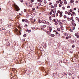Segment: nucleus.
I'll use <instances>...</instances> for the list:
<instances>
[{
  "mask_svg": "<svg viewBox=\"0 0 79 79\" xmlns=\"http://www.w3.org/2000/svg\"><path fill=\"white\" fill-rule=\"evenodd\" d=\"M49 31H47V33L48 34H49L50 36H51L52 37H55V35L54 34H51V33H50V32H52V28L51 27H50L49 28Z\"/></svg>",
  "mask_w": 79,
  "mask_h": 79,
  "instance_id": "nucleus-1",
  "label": "nucleus"
},
{
  "mask_svg": "<svg viewBox=\"0 0 79 79\" xmlns=\"http://www.w3.org/2000/svg\"><path fill=\"white\" fill-rule=\"evenodd\" d=\"M15 8L16 11H19V10H20L19 9V7H18V6H15Z\"/></svg>",
  "mask_w": 79,
  "mask_h": 79,
  "instance_id": "nucleus-2",
  "label": "nucleus"
},
{
  "mask_svg": "<svg viewBox=\"0 0 79 79\" xmlns=\"http://www.w3.org/2000/svg\"><path fill=\"white\" fill-rule=\"evenodd\" d=\"M26 32H28V33H30V32H31V30H29V29L27 28L26 29Z\"/></svg>",
  "mask_w": 79,
  "mask_h": 79,
  "instance_id": "nucleus-3",
  "label": "nucleus"
},
{
  "mask_svg": "<svg viewBox=\"0 0 79 79\" xmlns=\"http://www.w3.org/2000/svg\"><path fill=\"white\" fill-rule=\"evenodd\" d=\"M62 13H63L60 12V17H62V16H63V15H62Z\"/></svg>",
  "mask_w": 79,
  "mask_h": 79,
  "instance_id": "nucleus-4",
  "label": "nucleus"
},
{
  "mask_svg": "<svg viewBox=\"0 0 79 79\" xmlns=\"http://www.w3.org/2000/svg\"><path fill=\"white\" fill-rule=\"evenodd\" d=\"M38 21L39 23H42V21L40 20V19H38Z\"/></svg>",
  "mask_w": 79,
  "mask_h": 79,
  "instance_id": "nucleus-5",
  "label": "nucleus"
},
{
  "mask_svg": "<svg viewBox=\"0 0 79 79\" xmlns=\"http://www.w3.org/2000/svg\"><path fill=\"white\" fill-rule=\"evenodd\" d=\"M56 34H58L57 36L58 37H59V36H60V33H58V32H56Z\"/></svg>",
  "mask_w": 79,
  "mask_h": 79,
  "instance_id": "nucleus-6",
  "label": "nucleus"
},
{
  "mask_svg": "<svg viewBox=\"0 0 79 79\" xmlns=\"http://www.w3.org/2000/svg\"><path fill=\"white\" fill-rule=\"evenodd\" d=\"M6 45L7 46H9L10 45V43H6Z\"/></svg>",
  "mask_w": 79,
  "mask_h": 79,
  "instance_id": "nucleus-7",
  "label": "nucleus"
},
{
  "mask_svg": "<svg viewBox=\"0 0 79 79\" xmlns=\"http://www.w3.org/2000/svg\"><path fill=\"white\" fill-rule=\"evenodd\" d=\"M35 21H36V20H35V19L34 20L32 21H31L32 23H33V24H34V22H35Z\"/></svg>",
  "mask_w": 79,
  "mask_h": 79,
  "instance_id": "nucleus-8",
  "label": "nucleus"
},
{
  "mask_svg": "<svg viewBox=\"0 0 79 79\" xmlns=\"http://www.w3.org/2000/svg\"><path fill=\"white\" fill-rule=\"evenodd\" d=\"M44 21H45L44 22H42V23H43L44 24H47V22L46 21L44 20Z\"/></svg>",
  "mask_w": 79,
  "mask_h": 79,
  "instance_id": "nucleus-9",
  "label": "nucleus"
},
{
  "mask_svg": "<svg viewBox=\"0 0 79 79\" xmlns=\"http://www.w3.org/2000/svg\"><path fill=\"white\" fill-rule=\"evenodd\" d=\"M57 6H58V4H55L54 5L55 7H56Z\"/></svg>",
  "mask_w": 79,
  "mask_h": 79,
  "instance_id": "nucleus-10",
  "label": "nucleus"
},
{
  "mask_svg": "<svg viewBox=\"0 0 79 79\" xmlns=\"http://www.w3.org/2000/svg\"><path fill=\"white\" fill-rule=\"evenodd\" d=\"M25 22L26 23H29V21L28 20H27V19H25Z\"/></svg>",
  "mask_w": 79,
  "mask_h": 79,
  "instance_id": "nucleus-11",
  "label": "nucleus"
},
{
  "mask_svg": "<svg viewBox=\"0 0 79 79\" xmlns=\"http://www.w3.org/2000/svg\"><path fill=\"white\" fill-rule=\"evenodd\" d=\"M64 19H66V18H67V17L66 16V15H64Z\"/></svg>",
  "mask_w": 79,
  "mask_h": 79,
  "instance_id": "nucleus-12",
  "label": "nucleus"
},
{
  "mask_svg": "<svg viewBox=\"0 0 79 79\" xmlns=\"http://www.w3.org/2000/svg\"><path fill=\"white\" fill-rule=\"evenodd\" d=\"M47 23L48 25H50V23H49V22H47Z\"/></svg>",
  "mask_w": 79,
  "mask_h": 79,
  "instance_id": "nucleus-13",
  "label": "nucleus"
},
{
  "mask_svg": "<svg viewBox=\"0 0 79 79\" xmlns=\"http://www.w3.org/2000/svg\"><path fill=\"white\" fill-rule=\"evenodd\" d=\"M52 17H55V14H52Z\"/></svg>",
  "mask_w": 79,
  "mask_h": 79,
  "instance_id": "nucleus-14",
  "label": "nucleus"
},
{
  "mask_svg": "<svg viewBox=\"0 0 79 79\" xmlns=\"http://www.w3.org/2000/svg\"><path fill=\"white\" fill-rule=\"evenodd\" d=\"M73 43H74V40H72L71 41V43L73 44Z\"/></svg>",
  "mask_w": 79,
  "mask_h": 79,
  "instance_id": "nucleus-15",
  "label": "nucleus"
},
{
  "mask_svg": "<svg viewBox=\"0 0 79 79\" xmlns=\"http://www.w3.org/2000/svg\"><path fill=\"white\" fill-rule=\"evenodd\" d=\"M72 28L73 30H74V29H75V27H72Z\"/></svg>",
  "mask_w": 79,
  "mask_h": 79,
  "instance_id": "nucleus-16",
  "label": "nucleus"
},
{
  "mask_svg": "<svg viewBox=\"0 0 79 79\" xmlns=\"http://www.w3.org/2000/svg\"><path fill=\"white\" fill-rule=\"evenodd\" d=\"M53 13H54V14H55V13H56V10H55L53 11Z\"/></svg>",
  "mask_w": 79,
  "mask_h": 79,
  "instance_id": "nucleus-17",
  "label": "nucleus"
},
{
  "mask_svg": "<svg viewBox=\"0 0 79 79\" xmlns=\"http://www.w3.org/2000/svg\"><path fill=\"white\" fill-rule=\"evenodd\" d=\"M55 24L56 25H57V24H58V22H56V21L55 23Z\"/></svg>",
  "mask_w": 79,
  "mask_h": 79,
  "instance_id": "nucleus-18",
  "label": "nucleus"
},
{
  "mask_svg": "<svg viewBox=\"0 0 79 79\" xmlns=\"http://www.w3.org/2000/svg\"><path fill=\"white\" fill-rule=\"evenodd\" d=\"M44 3H45V4H46L47 3V1L46 0H44Z\"/></svg>",
  "mask_w": 79,
  "mask_h": 79,
  "instance_id": "nucleus-19",
  "label": "nucleus"
},
{
  "mask_svg": "<svg viewBox=\"0 0 79 79\" xmlns=\"http://www.w3.org/2000/svg\"><path fill=\"white\" fill-rule=\"evenodd\" d=\"M51 8H54V6H53L52 5L51 6Z\"/></svg>",
  "mask_w": 79,
  "mask_h": 79,
  "instance_id": "nucleus-20",
  "label": "nucleus"
},
{
  "mask_svg": "<svg viewBox=\"0 0 79 79\" xmlns=\"http://www.w3.org/2000/svg\"><path fill=\"white\" fill-rule=\"evenodd\" d=\"M64 4L65 5H66V4H67V2L65 1V2H64Z\"/></svg>",
  "mask_w": 79,
  "mask_h": 79,
  "instance_id": "nucleus-21",
  "label": "nucleus"
},
{
  "mask_svg": "<svg viewBox=\"0 0 79 79\" xmlns=\"http://www.w3.org/2000/svg\"><path fill=\"white\" fill-rule=\"evenodd\" d=\"M62 5H63V4H59V7H61V6H62Z\"/></svg>",
  "mask_w": 79,
  "mask_h": 79,
  "instance_id": "nucleus-22",
  "label": "nucleus"
},
{
  "mask_svg": "<svg viewBox=\"0 0 79 79\" xmlns=\"http://www.w3.org/2000/svg\"><path fill=\"white\" fill-rule=\"evenodd\" d=\"M70 2L71 3H73V2H74V0H70Z\"/></svg>",
  "mask_w": 79,
  "mask_h": 79,
  "instance_id": "nucleus-23",
  "label": "nucleus"
},
{
  "mask_svg": "<svg viewBox=\"0 0 79 79\" xmlns=\"http://www.w3.org/2000/svg\"><path fill=\"white\" fill-rule=\"evenodd\" d=\"M25 20L26 19H23L22 20V22H24V21H25Z\"/></svg>",
  "mask_w": 79,
  "mask_h": 79,
  "instance_id": "nucleus-24",
  "label": "nucleus"
},
{
  "mask_svg": "<svg viewBox=\"0 0 79 79\" xmlns=\"http://www.w3.org/2000/svg\"><path fill=\"white\" fill-rule=\"evenodd\" d=\"M60 4H61V5H63V1H60Z\"/></svg>",
  "mask_w": 79,
  "mask_h": 79,
  "instance_id": "nucleus-25",
  "label": "nucleus"
},
{
  "mask_svg": "<svg viewBox=\"0 0 79 79\" xmlns=\"http://www.w3.org/2000/svg\"><path fill=\"white\" fill-rule=\"evenodd\" d=\"M12 26V25H9L8 26V27H11Z\"/></svg>",
  "mask_w": 79,
  "mask_h": 79,
  "instance_id": "nucleus-26",
  "label": "nucleus"
},
{
  "mask_svg": "<svg viewBox=\"0 0 79 79\" xmlns=\"http://www.w3.org/2000/svg\"><path fill=\"white\" fill-rule=\"evenodd\" d=\"M71 19L72 20H73V19H74L73 18V17H71Z\"/></svg>",
  "mask_w": 79,
  "mask_h": 79,
  "instance_id": "nucleus-27",
  "label": "nucleus"
},
{
  "mask_svg": "<svg viewBox=\"0 0 79 79\" xmlns=\"http://www.w3.org/2000/svg\"><path fill=\"white\" fill-rule=\"evenodd\" d=\"M27 35H26V34H24L23 35V37H26Z\"/></svg>",
  "mask_w": 79,
  "mask_h": 79,
  "instance_id": "nucleus-28",
  "label": "nucleus"
},
{
  "mask_svg": "<svg viewBox=\"0 0 79 79\" xmlns=\"http://www.w3.org/2000/svg\"><path fill=\"white\" fill-rule=\"evenodd\" d=\"M56 21H55V19H54L52 20V22H55Z\"/></svg>",
  "mask_w": 79,
  "mask_h": 79,
  "instance_id": "nucleus-29",
  "label": "nucleus"
},
{
  "mask_svg": "<svg viewBox=\"0 0 79 79\" xmlns=\"http://www.w3.org/2000/svg\"><path fill=\"white\" fill-rule=\"evenodd\" d=\"M57 30L58 31H60V28H58Z\"/></svg>",
  "mask_w": 79,
  "mask_h": 79,
  "instance_id": "nucleus-30",
  "label": "nucleus"
},
{
  "mask_svg": "<svg viewBox=\"0 0 79 79\" xmlns=\"http://www.w3.org/2000/svg\"><path fill=\"white\" fill-rule=\"evenodd\" d=\"M67 7L68 8H70V6H67Z\"/></svg>",
  "mask_w": 79,
  "mask_h": 79,
  "instance_id": "nucleus-31",
  "label": "nucleus"
},
{
  "mask_svg": "<svg viewBox=\"0 0 79 79\" xmlns=\"http://www.w3.org/2000/svg\"><path fill=\"white\" fill-rule=\"evenodd\" d=\"M27 27V25L25 24V27Z\"/></svg>",
  "mask_w": 79,
  "mask_h": 79,
  "instance_id": "nucleus-32",
  "label": "nucleus"
},
{
  "mask_svg": "<svg viewBox=\"0 0 79 79\" xmlns=\"http://www.w3.org/2000/svg\"><path fill=\"white\" fill-rule=\"evenodd\" d=\"M77 18L78 22H79V18H78L77 17H76V19H77Z\"/></svg>",
  "mask_w": 79,
  "mask_h": 79,
  "instance_id": "nucleus-33",
  "label": "nucleus"
},
{
  "mask_svg": "<svg viewBox=\"0 0 79 79\" xmlns=\"http://www.w3.org/2000/svg\"><path fill=\"white\" fill-rule=\"evenodd\" d=\"M56 16L57 17L58 16V13H56Z\"/></svg>",
  "mask_w": 79,
  "mask_h": 79,
  "instance_id": "nucleus-34",
  "label": "nucleus"
},
{
  "mask_svg": "<svg viewBox=\"0 0 79 79\" xmlns=\"http://www.w3.org/2000/svg\"><path fill=\"white\" fill-rule=\"evenodd\" d=\"M38 5H39V6H40V5H41V3H39L38 4Z\"/></svg>",
  "mask_w": 79,
  "mask_h": 79,
  "instance_id": "nucleus-35",
  "label": "nucleus"
},
{
  "mask_svg": "<svg viewBox=\"0 0 79 79\" xmlns=\"http://www.w3.org/2000/svg\"><path fill=\"white\" fill-rule=\"evenodd\" d=\"M43 27H46V25H44L43 26Z\"/></svg>",
  "mask_w": 79,
  "mask_h": 79,
  "instance_id": "nucleus-36",
  "label": "nucleus"
},
{
  "mask_svg": "<svg viewBox=\"0 0 79 79\" xmlns=\"http://www.w3.org/2000/svg\"><path fill=\"white\" fill-rule=\"evenodd\" d=\"M77 37L78 39H79V35H77Z\"/></svg>",
  "mask_w": 79,
  "mask_h": 79,
  "instance_id": "nucleus-37",
  "label": "nucleus"
},
{
  "mask_svg": "<svg viewBox=\"0 0 79 79\" xmlns=\"http://www.w3.org/2000/svg\"><path fill=\"white\" fill-rule=\"evenodd\" d=\"M57 13H61V12H60V10H58L57 11Z\"/></svg>",
  "mask_w": 79,
  "mask_h": 79,
  "instance_id": "nucleus-38",
  "label": "nucleus"
},
{
  "mask_svg": "<svg viewBox=\"0 0 79 79\" xmlns=\"http://www.w3.org/2000/svg\"><path fill=\"white\" fill-rule=\"evenodd\" d=\"M56 3H59L60 2L59 1H57L56 2Z\"/></svg>",
  "mask_w": 79,
  "mask_h": 79,
  "instance_id": "nucleus-39",
  "label": "nucleus"
},
{
  "mask_svg": "<svg viewBox=\"0 0 79 79\" xmlns=\"http://www.w3.org/2000/svg\"><path fill=\"white\" fill-rule=\"evenodd\" d=\"M20 2H22V3H23V0H20Z\"/></svg>",
  "mask_w": 79,
  "mask_h": 79,
  "instance_id": "nucleus-40",
  "label": "nucleus"
},
{
  "mask_svg": "<svg viewBox=\"0 0 79 79\" xmlns=\"http://www.w3.org/2000/svg\"><path fill=\"white\" fill-rule=\"evenodd\" d=\"M49 14H50V15H52V12H50L49 13Z\"/></svg>",
  "mask_w": 79,
  "mask_h": 79,
  "instance_id": "nucleus-41",
  "label": "nucleus"
},
{
  "mask_svg": "<svg viewBox=\"0 0 79 79\" xmlns=\"http://www.w3.org/2000/svg\"><path fill=\"white\" fill-rule=\"evenodd\" d=\"M73 26H76V24L75 23H74Z\"/></svg>",
  "mask_w": 79,
  "mask_h": 79,
  "instance_id": "nucleus-42",
  "label": "nucleus"
},
{
  "mask_svg": "<svg viewBox=\"0 0 79 79\" xmlns=\"http://www.w3.org/2000/svg\"><path fill=\"white\" fill-rule=\"evenodd\" d=\"M32 10L33 11H35V8H33L32 9Z\"/></svg>",
  "mask_w": 79,
  "mask_h": 79,
  "instance_id": "nucleus-43",
  "label": "nucleus"
},
{
  "mask_svg": "<svg viewBox=\"0 0 79 79\" xmlns=\"http://www.w3.org/2000/svg\"><path fill=\"white\" fill-rule=\"evenodd\" d=\"M72 11H73V10H72L70 9V12H71H71H72Z\"/></svg>",
  "mask_w": 79,
  "mask_h": 79,
  "instance_id": "nucleus-44",
  "label": "nucleus"
},
{
  "mask_svg": "<svg viewBox=\"0 0 79 79\" xmlns=\"http://www.w3.org/2000/svg\"><path fill=\"white\" fill-rule=\"evenodd\" d=\"M78 35L77 34V33H75V36H77Z\"/></svg>",
  "mask_w": 79,
  "mask_h": 79,
  "instance_id": "nucleus-45",
  "label": "nucleus"
},
{
  "mask_svg": "<svg viewBox=\"0 0 79 79\" xmlns=\"http://www.w3.org/2000/svg\"><path fill=\"white\" fill-rule=\"evenodd\" d=\"M68 15H71V13H70V12H69V13H68Z\"/></svg>",
  "mask_w": 79,
  "mask_h": 79,
  "instance_id": "nucleus-46",
  "label": "nucleus"
},
{
  "mask_svg": "<svg viewBox=\"0 0 79 79\" xmlns=\"http://www.w3.org/2000/svg\"><path fill=\"white\" fill-rule=\"evenodd\" d=\"M70 32H73V30H70Z\"/></svg>",
  "mask_w": 79,
  "mask_h": 79,
  "instance_id": "nucleus-47",
  "label": "nucleus"
},
{
  "mask_svg": "<svg viewBox=\"0 0 79 79\" xmlns=\"http://www.w3.org/2000/svg\"><path fill=\"white\" fill-rule=\"evenodd\" d=\"M71 15L72 16H74V14H72Z\"/></svg>",
  "mask_w": 79,
  "mask_h": 79,
  "instance_id": "nucleus-48",
  "label": "nucleus"
},
{
  "mask_svg": "<svg viewBox=\"0 0 79 79\" xmlns=\"http://www.w3.org/2000/svg\"><path fill=\"white\" fill-rule=\"evenodd\" d=\"M52 2H50L49 3V5H52Z\"/></svg>",
  "mask_w": 79,
  "mask_h": 79,
  "instance_id": "nucleus-49",
  "label": "nucleus"
},
{
  "mask_svg": "<svg viewBox=\"0 0 79 79\" xmlns=\"http://www.w3.org/2000/svg\"><path fill=\"white\" fill-rule=\"evenodd\" d=\"M72 14L74 15V14H75V12H72Z\"/></svg>",
  "mask_w": 79,
  "mask_h": 79,
  "instance_id": "nucleus-50",
  "label": "nucleus"
},
{
  "mask_svg": "<svg viewBox=\"0 0 79 79\" xmlns=\"http://www.w3.org/2000/svg\"><path fill=\"white\" fill-rule=\"evenodd\" d=\"M69 76H71V75H72V74H71V73H70L69 74Z\"/></svg>",
  "mask_w": 79,
  "mask_h": 79,
  "instance_id": "nucleus-51",
  "label": "nucleus"
},
{
  "mask_svg": "<svg viewBox=\"0 0 79 79\" xmlns=\"http://www.w3.org/2000/svg\"><path fill=\"white\" fill-rule=\"evenodd\" d=\"M65 14H68V12H67V11H65Z\"/></svg>",
  "mask_w": 79,
  "mask_h": 79,
  "instance_id": "nucleus-52",
  "label": "nucleus"
},
{
  "mask_svg": "<svg viewBox=\"0 0 79 79\" xmlns=\"http://www.w3.org/2000/svg\"><path fill=\"white\" fill-rule=\"evenodd\" d=\"M75 2H76V3H78V1H76Z\"/></svg>",
  "mask_w": 79,
  "mask_h": 79,
  "instance_id": "nucleus-53",
  "label": "nucleus"
},
{
  "mask_svg": "<svg viewBox=\"0 0 79 79\" xmlns=\"http://www.w3.org/2000/svg\"><path fill=\"white\" fill-rule=\"evenodd\" d=\"M76 8H75L74 9V10H75V11H76Z\"/></svg>",
  "mask_w": 79,
  "mask_h": 79,
  "instance_id": "nucleus-54",
  "label": "nucleus"
},
{
  "mask_svg": "<svg viewBox=\"0 0 79 79\" xmlns=\"http://www.w3.org/2000/svg\"><path fill=\"white\" fill-rule=\"evenodd\" d=\"M63 27H61L60 28L61 29H63Z\"/></svg>",
  "mask_w": 79,
  "mask_h": 79,
  "instance_id": "nucleus-55",
  "label": "nucleus"
},
{
  "mask_svg": "<svg viewBox=\"0 0 79 79\" xmlns=\"http://www.w3.org/2000/svg\"><path fill=\"white\" fill-rule=\"evenodd\" d=\"M68 39H69L68 37H66V39L68 40Z\"/></svg>",
  "mask_w": 79,
  "mask_h": 79,
  "instance_id": "nucleus-56",
  "label": "nucleus"
},
{
  "mask_svg": "<svg viewBox=\"0 0 79 79\" xmlns=\"http://www.w3.org/2000/svg\"><path fill=\"white\" fill-rule=\"evenodd\" d=\"M68 37L69 38H71V36H69Z\"/></svg>",
  "mask_w": 79,
  "mask_h": 79,
  "instance_id": "nucleus-57",
  "label": "nucleus"
},
{
  "mask_svg": "<svg viewBox=\"0 0 79 79\" xmlns=\"http://www.w3.org/2000/svg\"><path fill=\"white\" fill-rule=\"evenodd\" d=\"M31 2H34V0H31Z\"/></svg>",
  "mask_w": 79,
  "mask_h": 79,
  "instance_id": "nucleus-58",
  "label": "nucleus"
},
{
  "mask_svg": "<svg viewBox=\"0 0 79 79\" xmlns=\"http://www.w3.org/2000/svg\"><path fill=\"white\" fill-rule=\"evenodd\" d=\"M49 19H51L52 18V17L51 16H50L49 17Z\"/></svg>",
  "mask_w": 79,
  "mask_h": 79,
  "instance_id": "nucleus-59",
  "label": "nucleus"
},
{
  "mask_svg": "<svg viewBox=\"0 0 79 79\" xmlns=\"http://www.w3.org/2000/svg\"><path fill=\"white\" fill-rule=\"evenodd\" d=\"M54 32H56V30H54L53 31Z\"/></svg>",
  "mask_w": 79,
  "mask_h": 79,
  "instance_id": "nucleus-60",
  "label": "nucleus"
},
{
  "mask_svg": "<svg viewBox=\"0 0 79 79\" xmlns=\"http://www.w3.org/2000/svg\"><path fill=\"white\" fill-rule=\"evenodd\" d=\"M65 35L66 36H68V34H65Z\"/></svg>",
  "mask_w": 79,
  "mask_h": 79,
  "instance_id": "nucleus-61",
  "label": "nucleus"
},
{
  "mask_svg": "<svg viewBox=\"0 0 79 79\" xmlns=\"http://www.w3.org/2000/svg\"><path fill=\"white\" fill-rule=\"evenodd\" d=\"M38 2H40V0H37Z\"/></svg>",
  "mask_w": 79,
  "mask_h": 79,
  "instance_id": "nucleus-62",
  "label": "nucleus"
},
{
  "mask_svg": "<svg viewBox=\"0 0 79 79\" xmlns=\"http://www.w3.org/2000/svg\"><path fill=\"white\" fill-rule=\"evenodd\" d=\"M72 47L73 48H74V45H73Z\"/></svg>",
  "mask_w": 79,
  "mask_h": 79,
  "instance_id": "nucleus-63",
  "label": "nucleus"
},
{
  "mask_svg": "<svg viewBox=\"0 0 79 79\" xmlns=\"http://www.w3.org/2000/svg\"><path fill=\"white\" fill-rule=\"evenodd\" d=\"M66 18H67V19H69V17H67Z\"/></svg>",
  "mask_w": 79,
  "mask_h": 79,
  "instance_id": "nucleus-64",
  "label": "nucleus"
}]
</instances>
